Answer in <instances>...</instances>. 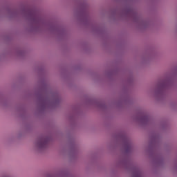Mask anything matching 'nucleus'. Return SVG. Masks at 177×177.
<instances>
[{
  "instance_id": "2",
  "label": "nucleus",
  "mask_w": 177,
  "mask_h": 177,
  "mask_svg": "<svg viewBox=\"0 0 177 177\" xmlns=\"http://www.w3.org/2000/svg\"><path fill=\"white\" fill-rule=\"evenodd\" d=\"M48 137L41 136L35 140L33 145V150L36 153H44L48 148Z\"/></svg>"
},
{
  "instance_id": "9",
  "label": "nucleus",
  "mask_w": 177,
  "mask_h": 177,
  "mask_svg": "<svg viewBox=\"0 0 177 177\" xmlns=\"http://www.w3.org/2000/svg\"><path fill=\"white\" fill-rule=\"evenodd\" d=\"M24 55H26V50H18L16 52V56H17V57H22V56H24Z\"/></svg>"
},
{
  "instance_id": "12",
  "label": "nucleus",
  "mask_w": 177,
  "mask_h": 177,
  "mask_svg": "<svg viewBox=\"0 0 177 177\" xmlns=\"http://www.w3.org/2000/svg\"><path fill=\"white\" fill-rule=\"evenodd\" d=\"M175 32H176V34H177V26L175 28Z\"/></svg>"
},
{
  "instance_id": "13",
  "label": "nucleus",
  "mask_w": 177,
  "mask_h": 177,
  "mask_svg": "<svg viewBox=\"0 0 177 177\" xmlns=\"http://www.w3.org/2000/svg\"><path fill=\"white\" fill-rule=\"evenodd\" d=\"M142 62H145V59H143V61Z\"/></svg>"
},
{
  "instance_id": "11",
  "label": "nucleus",
  "mask_w": 177,
  "mask_h": 177,
  "mask_svg": "<svg viewBox=\"0 0 177 177\" xmlns=\"http://www.w3.org/2000/svg\"><path fill=\"white\" fill-rule=\"evenodd\" d=\"M119 164H124V161L122 160L119 161Z\"/></svg>"
},
{
  "instance_id": "8",
  "label": "nucleus",
  "mask_w": 177,
  "mask_h": 177,
  "mask_svg": "<svg viewBox=\"0 0 177 177\" xmlns=\"http://www.w3.org/2000/svg\"><path fill=\"white\" fill-rule=\"evenodd\" d=\"M35 24H39V26H42L45 24V19L42 18H37L35 19Z\"/></svg>"
},
{
  "instance_id": "1",
  "label": "nucleus",
  "mask_w": 177,
  "mask_h": 177,
  "mask_svg": "<svg viewBox=\"0 0 177 177\" xmlns=\"http://www.w3.org/2000/svg\"><path fill=\"white\" fill-rule=\"evenodd\" d=\"M174 80L175 77L171 76L167 78L166 80L158 83L155 86L154 89L151 91L152 96H154V97H161V96L164 95V91L165 90V88H167L169 84H172Z\"/></svg>"
},
{
  "instance_id": "10",
  "label": "nucleus",
  "mask_w": 177,
  "mask_h": 177,
  "mask_svg": "<svg viewBox=\"0 0 177 177\" xmlns=\"http://www.w3.org/2000/svg\"><path fill=\"white\" fill-rule=\"evenodd\" d=\"M175 105H176V103H175V102H171L170 104V106H175Z\"/></svg>"
},
{
  "instance_id": "5",
  "label": "nucleus",
  "mask_w": 177,
  "mask_h": 177,
  "mask_svg": "<svg viewBox=\"0 0 177 177\" xmlns=\"http://www.w3.org/2000/svg\"><path fill=\"white\" fill-rule=\"evenodd\" d=\"M122 142L124 150L126 151H130V150H132V148L133 147V143L131 139L128 138V137H123Z\"/></svg>"
},
{
  "instance_id": "3",
  "label": "nucleus",
  "mask_w": 177,
  "mask_h": 177,
  "mask_svg": "<svg viewBox=\"0 0 177 177\" xmlns=\"http://www.w3.org/2000/svg\"><path fill=\"white\" fill-rule=\"evenodd\" d=\"M60 102H62V97L59 93H53L50 95L49 99H46L39 102V106H59Z\"/></svg>"
},
{
  "instance_id": "4",
  "label": "nucleus",
  "mask_w": 177,
  "mask_h": 177,
  "mask_svg": "<svg viewBox=\"0 0 177 177\" xmlns=\"http://www.w3.org/2000/svg\"><path fill=\"white\" fill-rule=\"evenodd\" d=\"M68 171L64 169L54 172H47L44 177H67Z\"/></svg>"
},
{
  "instance_id": "7",
  "label": "nucleus",
  "mask_w": 177,
  "mask_h": 177,
  "mask_svg": "<svg viewBox=\"0 0 177 177\" xmlns=\"http://www.w3.org/2000/svg\"><path fill=\"white\" fill-rule=\"evenodd\" d=\"M150 118L147 114H142L140 118L138 120L139 124H146Z\"/></svg>"
},
{
  "instance_id": "6",
  "label": "nucleus",
  "mask_w": 177,
  "mask_h": 177,
  "mask_svg": "<svg viewBox=\"0 0 177 177\" xmlns=\"http://www.w3.org/2000/svg\"><path fill=\"white\" fill-rule=\"evenodd\" d=\"M136 26H137V27H138V28H143L149 24V22H147V21H146V19H139V20L136 21Z\"/></svg>"
}]
</instances>
